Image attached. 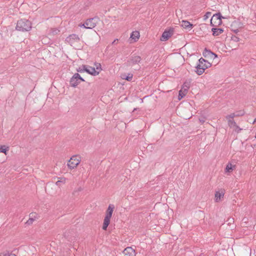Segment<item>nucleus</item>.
I'll use <instances>...</instances> for the list:
<instances>
[{"mask_svg": "<svg viewBox=\"0 0 256 256\" xmlns=\"http://www.w3.org/2000/svg\"><path fill=\"white\" fill-rule=\"evenodd\" d=\"M96 70H97V72H100V71L102 70L100 64L97 63L96 64Z\"/></svg>", "mask_w": 256, "mask_h": 256, "instance_id": "c85d7f7f", "label": "nucleus"}, {"mask_svg": "<svg viewBox=\"0 0 256 256\" xmlns=\"http://www.w3.org/2000/svg\"><path fill=\"white\" fill-rule=\"evenodd\" d=\"M123 78L127 80L128 81H131L132 79V74H128V76H126V77L124 78Z\"/></svg>", "mask_w": 256, "mask_h": 256, "instance_id": "bb28decb", "label": "nucleus"}, {"mask_svg": "<svg viewBox=\"0 0 256 256\" xmlns=\"http://www.w3.org/2000/svg\"><path fill=\"white\" fill-rule=\"evenodd\" d=\"M66 40L70 44L74 42H78L80 40L78 36L76 34H72L66 38Z\"/></svg>", "mask_w": 256, "mask_h": 256, "instance_id": "9d476101", "label": "nucleus"}, {"mask_svg": "<svg viewBox=\"0 0 256 256\" xmlns=\"http://www.w3.org/2000/svg\"><path fill=\"white\" fill-rule=\"evenodd\" d=\"M110 218H108V217H106V216L104 217L103 226H102V229L104 230H107L108 226V225L110 223Z\"/></svg>", "mask_w": 256, "mask_h": 256, "instance_id": "a211bd4d", "label": "nucleus"}, {"mask_svg": "<svg viewBox=\"0 0 256 256\" xmlns=\"http://www.w3.org/2000/svg\"><path fill=\"white\" fill-rule=\"evenodd\" d=\"M235 113H236V116H242L244 115V112L243 110H240Z\"/></svg>", "mask_w": 256, "mask_h": 256, "instance_id": "cd10ccee", "label": "nucleus"}, {"mask_svg": "<svg viewBox=\"0 0 256 256\" xmlns=\"http://www.w3.org/2000/svg\"><path fill=\"white\" fill-rule=\"evenodd\" d=\"M232 40L234 42H238L239 41L240 38H239L237 37L236 36H232Z\"/></svg>", "mask_w": 256, "mask_h": 256, "instance_id": "7c9ffc66", "label": "nucleus"}, {"mask_svg": "<svg viewBox=\"0 0 256 256\" xmlns=\"http://www.w3.org/2000/svg\"><path fill=\"white\" fill-rule=\"evenodd\" d=\"M222 18L220 13L214 14L210 20V24L214 26H218L222 24Z\"/></svg>", "mask_w": 256, "mask_h": 256, "instance_id": "423d86ee", "label": "nucleus"}, {"mask_svg": "<svg viewBox=\"0 0 256 256\" xmlns=\"http://www.w3.org/2000/svg\"><path fill=\"white\" fill-rule=\"evenodd\" d=\"M30 218L26 222L28 225H30L32 224L35 220L38 218V214L36 212H31L30 215Z\"/></svg>", "mask_w": 256, "mask_h": 256, "instance_id": "f8f14e48", "label": "nucleus"}, {"mask_svg": "<svg viewBox=\"0 0 256 256\" xmlns=\"http://www.w3.org/2000/svg\"><path fill=\"white\" fill-rule=\"evenodd\" d=\"M31 22L26 19H21L18 21L16 30L22 32H28L31 30Z\"/></svg>", "mask_w": 256, "mask_h": 256, "instance_id": "f03ea898", "label": "nucleus"}, {"mask_svg": "<svg viewBox=\"0 0 256 256\" xmlns=\"http://www.w3.org/2000/svg\"><path fill=\"white\" fill-rule=\"evenodd\" d=\"M86 70V68H82V66L78 68L77 69V72H84Z\"/></svg>", "mask_w": 256, "mask_h": 256, "instance_id": "c756f323", "label": "nucleus"}, {"mask_svg": "<svg viewBox=\"0 0 256 256\" xmlns=\"http://www.w3.org/2000/svg\"><path fill=\"white\" fill-rule=\"evenodd\" d=\"M235 33H237L238 32V29L236 30H232Z\"/></svg>", "mask_w": 256, "mask_h": 256, "instance_id": "f704fd0d", "label": "nucleus"}, {"mask_svg": "<svg viewBox=\"0 0 256 256\" xmlns=\"http://www.w3.org/2000/svg\"><path fill=\"white\" fill-rule=\"evenodd\" d=\"M140 37V33L138 31L133 32L130 34V38L136 42Z\"/></svg>", "mask_w": 256, "mask_h": 256, "instance_id": "6ab92c4d", "label": "nucleus"}, {"mask_svg": "<svg viewBox=\"0 0 256 256\" xmlns=\"http://www.w3.org/2000/svg\"><path fill=\"white\" fill-rule=\"evenodd\" d=\"M8 254V252H6L5 253H0V256H6Z\"/></svg>", "mask_w": 256, "mask_h": 256, "instance_id": "473e14b6", "label": "nucleus"}, {"mask_svg": "<svg viewBox=\"0 0 256 256\" xmlns=\"http://www.w3.org/2000/svg\"><path fill=\"white\" fill-rule=\"evenodd\" d=\"M16 256L15 254L13 255V256Z\"/></svg>", "mask_w": 256, "mask_h": 256, "instance_id": "58836bf2", "label": "nucleus"}, {"mask_svg": "<svg viewBox=\"0 0 256 256\" xmlns=\"http://www.w3.org/2000/svg\"><path fill=\"white\" fill-rule=\"evenodd\" d=\"M82 190V188L80 187L77 190H75L73 192L74 194H76L77 193H78L79 192H80Z\"/></svg>", "mask_w": 256, "mask_h": 256, "instance_id": "2f4dec72", "label": "nucleus"}, {"mask_svg": "<svg viewBox=\"0 0 256 256\" xmlns=\"http://www.w3.org/2000/svg\"><path fill=\"white\" fill-rule=\"evenodd\" d=\"M210 15V12H208L206 13L205 16H206V18H208Z\"/></svg>", "mask_w": 256, "mask_h": 256, "instance_id": "72a5a7b5", "label": "nucleus"}, {"mask_svg": "<svg viewBox=\"0 0 256 256\" xmlns=\"http://www.w3.org/2000/svg\"><path fill=\"white\" fill-rule=\"evenodd\" d=\"M192 82V80L191 78L186 80L185 82L182 84V89L184 90V91L186 92H188V89L190 88L191 83Z\"/></svg>", "mask_w": 256, "mask_h": 256, "instance_id": "ddd939ff", "label": "nucleus"}, {"mask_svg": "<svg viewBox=\"0 0 256 256\" xmlns=\"http://www.w3.org/2000/svg\"><path fill=\"white\" fill-rule=\"evenodd\" d=\"M98 22V18H96L88 19L84 24H79L80 27L84 26L86 28L92 29L94 28Z\"/></svg>", "mask_w": 256, "mask_h": 256, "instance_id": "7ed1b4c3", "label": "nucleus"}, {"mask_svg": "<svg viewBox=\"0 0 256 256\" xmlns=\"http://www.w3.org/2000/svg\"><path fill=\"white\" fill-rule=\"evenodd\" d=\"M82 68H86L85 72L92 76H97L99 74V72H97L94 68L87 65H82Z\"/></svg>", "mask_w": 256, "mask_h": 256, "instance_id": "1a4fd4ad", "label": "nucleus"}, {"mask_svg": "<svg viewBox=\"0 0 256 256\" xmlns=\"http://www.w3.org/2000/svg\"><path fill=\"white\" fill-rule=\"evenodd\" d=\"M200 120L202 123H204V120Z\"/></svg>", "mask_w": 256, "mask_h": 256, "instance_id": "e433bc0d", "label": "nucleus"}, {"mask_svg": "<svg viewBox=\"0 0 256 256\" xmlns=\"http://www.w3.org/2000/svg\"><path fill=\"white\" fill-rule=\"evenodd\" d=\"M236 113H232L230 115H228L226 116V119H233L234 117H236Z\"/></svg>", "mask_w": 256, "mask_h": 256, "instance_id": "a878e982", "label": "nucleus"}, {"mask_svg": "<svg viewBox=\"0 0 256 256\" xmlns=\"http://www.w3.org/2000/svg\"><path fill=\"white\" fill-rule=\"evenodd\" d=\"M180 26L188 30H190L193 27V25L187 20H182Z\"/></svg>", "mask_w": 256, "mask_h": 256, "instance_id": "2eb2a0df", "label": "nucleus"}, {"mask_svg": "<svg viewBox=\"0 0 256 256\" xmlns=\"http://www.w3.org/2000/svg\"><path fill=\"white\" fill-rule=\"evenodd\" d=\"M80 157L78 156H73L68 162V166L70 169H73L80 162Z\"/></svg>", "mask_w": 256, "mask_h": 256, "instance_id": "39448f33", "label": "nucleus"}, {"mask_svg": "<svg viewBox=\"0 0 256 256\" xmlns=\"http://www.w3.org/2000/svg\"><path fill=\"white\" fill-rule=\"evenodd\" d=\"M212 66V64L209 62L208 61L202 58H201L198 60V64H197L196 67V70L195 72L199 76L202 74L204 70L206 68H210Z\"/></svg>", "mask_w": 256, "mask_h": 256, "instance_id": "f257e3e1", "label": "nucleus"}, {"mask_svg": "<svg viewBox=\"0 0 256 256\" xmlns=\"http://www.w3.org/2000/svg\"><path fill=\"white\" fill-rule=\"evenodd\" d=\"M212 35L214 36H218L223 32L224 30L221 28H212Z\"/></svg>", "mask_w": 256, "mask_h": 256, "instance_id": "f3484780", "label": "nucleus"}, {"mask_svg": "<svg viewBox=\"0 0 256 256\" xmlns=\"http://www.w3.org/2000/svg\"><path fill=\"white\" fill-rule=\"evenodd\" d=\"M256 122V118L254 119V121L253 123H254V122Z\"/></svg>", "mask_w": 256, "mask_h": 256, "instance_id": "4c0bfd02", "label": "nucleus"}, {"mask_svg": "<svg viewBox=\"0 0 256 256\" xmlns=\"http://www.w3.org/2000/svg\"><path fill=\"white\" fill-rule=\"evenodd\" d=\"M174 30L172 28H169L168 30H166L162 33L160 38V40L166 41L174 34Z\"/></svg>", "mask_w": 256, "mask_h": 256, "instance_id": "0eeeda50", "label": "nucleus"}, {"mask_svg": "<svg viewBox=\"0 0 256 256\" xmlns=\"http://www.w3.org/2000/svg\"><path fill=\"white\" fill-rule=\"evenodd\" d=\"M203 56L204 57H208L210 58L214 59L216 58L218 56L216 54H214L212 52H211L210 50H207L206 49L204 52H203Z\"/></svg>", "mask_w": 256, "mask_h": 256, "instance_id": "4468645a", "label": "nucleus"}, {"mask_svg": "<svg viewBox=\"0 0 256 256\" xmlns=\"http://www.w3.org/2000/svg\"><path fill=\"white\" fill-rule=\"evenodd\" d=\"M228 121V124L230 126H236V128H238L239 130H238V132L242 129L239 128V127L236 125V122L232 119H226Z\"/></svg>", "mask_w": 256, "mask_h": 256, "instance_id": "aec40b11", "label": "nucleus"}, {"mask_svg": "<svg viewBox=\"0 0 256 256\" xmlns=\"http://www.w3.org/2000/svg\"><path fill=\"white\" fill-rule=\"evenodd\" d=\"M84 80L80 76L79 74L75 73L70 78V83L71 86L76 87L81 82H84Z\"/></svg>", "mask_w": 256, "mask_h": 256, "instance_id": "20e7f679", "label": "nucleus"}, {"mask_svg": "<svg viewBox=\"0 0 256 256\" xmlns=\"http://www.w3.org/2000/svg\"><path fill=\"white\" fill-rule=\"evenodd\" d=\"M141 60H142V58L140 56H132L128 60V62H127L128 65L132 66V65L138 64L140 62Z\"/></svg>", "mask_w": 256, "mask_h": 256, "instance_id": "6e6552de", "label": "nucleus"}, {"mask_svg": "<svg viewBox=\"0 0 256 256\" xmlns=\"http://www.w3.org/2000/svg\"><path fill=\"white\" fill-rule=\"evenodd\" d=\"M60 180L57 181L56 183V185L60 186H61V184H64L66 182V178H59Z\"/></svg>", "mask_w": 256, "mask_h": 256, "instance_id": "393cba45", "label": "nucleus"}, {"mask_svg": "<svg viewBox=\"0 0 256 256\" xmlns=\"http://www.w3.org/2000/svg\"><path fill=\"white\" fill-rule=\"evenodd\" d=\"M118 40V39L114 40V41L112 42V44H114L116 43V42Z\"/></svg>", "mask_w": 256, "mask_h": 256, "instance_id": "c9c22d12", "label": "nucleus"}, {"mask_svg": "<svg viewBox=\"0 0 256 256\" xmlns=\"http://www.w3.org/2000/svg\"><path fill=\"white\" fill-rule=\"evenodd\" d=\"M9 150V148L8 146H6L4 145L1 146H0V152L4 153L5 154H6L7 152Z\"/></svg>", "mask_w": 256, "mask_h": 256, "instance_id": "5701e85b", "label": "nucleus"}, {"mask_svg": "<svg viewBox=\"0 0 256 256\" xmlns=\"http://www.w3.org/2000/svg\"><path fill=\"white\" fill-rule=\"evenodd\" d=\"M234 166H233L232 164L228 163L226 166L225 170L226 172H230L234 170Z\"/></svg>", "mask_w": 256, "mask_h": 256, "instance_id": "4be33fe9", "label": "nucleus"}, {"mask_svg": "<svg viewBox=\"0 0 256 256\" xmlns=\"http://www.w3.org/2000/svg\"><path fill=\"white\" fill-rule=\"evenodd\" d=\"M188 92H184V90L181 89L179 91V94H178V100H181L183 97H184Z\"/></svg>", "mask_w": 256, "mask_h": 256, "instance_id": "b1692460", "label": "nucleus"}, {"mask_svg": "<svg viewBox=\"0 0 256 256\" xmlns=\"http://www.w3.org/2000/svg\"><path fill=\"white\" fill-rule=\"evenodd\" d=\"M224 196V193L222 192H216L215 194V198H216V202H218L220 200L221 198H223Z\"/></svg>", "mask_w": 256, "mask_h": 256, "instance_id": "412c9836", "label": "nucleus"}, {"mask_svg": "<svg viewBox=\"0 0 256 256\" xmlns=\"http://www.w3.org/2000/svg\"><path fill=\"white\" fill-rule=\"evenodd\" d=\"M125 256H136V252L135 250L132 247H127L122 252Z\"/></svg>", "mask_w": 256, "mask_h": 256, "instance_id": "9b49d317", "label": "nucleus"}, {"mask_svg": "<svg viewBox=\"0 0 256 256\" xmlns=\"http://www.w3.org/2000/svg\"><path fill=\"white\" fill-rule=\"evenodd\" d=\"M114 208V206L113 204H110L106 211L105 216L111 218Z\"/></svg>", "mask_w": 256, "mask_h": 256, "instance_id": "dca6fc26", "label": "nucleus"}]
</instances>
